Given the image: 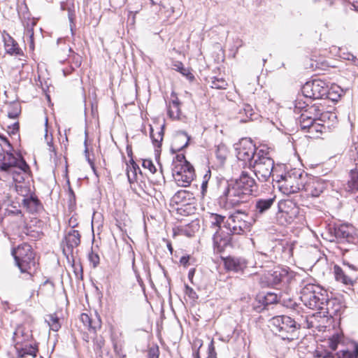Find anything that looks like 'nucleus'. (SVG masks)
Returning a JSON list of instances; mask_svg holds the SVG:
<instances>
[{"label": "nucleus", "mask_w": 358, "mask_h": 358, "mask_svg": "<svg viewBox=\"0 0 358 358\" xmlns=\"http://www.w3.org/2000/svg\"><path fill=\"white\" fill-rule=\"evenodd\" d=\"M0 138L8 147V150L1 152L0 155V171L10 175L15 185L18 194L25 196L29 191L27 186L21 185L26 179L31 177L32 173L29 164L21 155L15 156L12 153L13 146L5 136L0 135Z\"/></svg>", "instance_id": "nucleus-1"}, {"label": "nucleus", "mask_w": 358, "mask_h": 358, "mask_svg": "<svg viewBox=\"0 0 358 358\" xmlns=\"http://www.w3.org/2000/svg\"><path fill=\"white\" fill-rule=\"evenodd\" d=\"M256 187L254 178L247 171H243L234 183L228 185L220 200L226 208L239 206L248 201Z\"/></svg>", "instance_id": "nucleus-2"}, {"label": "nucleus", "mask_w": 358, "mask_h": 358, "mask_svg": "<svg viewBox=\"0 0 358 358\" xmlns=\"http://www.w3.org/2000/svg\"><path fill=\"white\" fill-rule=\"evenodd\" d=\"M12 255L21 273L28 274L34 280V276L39 269V259L32 246L23 243L13 249Z\"/></svg>", "instance_id": "nucleus-3"}, {"label": "nucleus", "mask_w": 358, "mask_h": 358, "mask_svg": "<svg viewBox=\"0 0 358 358\" xmlns=\"http://www.w3.org/2000/svg\"><path fill=\"white\" fill-rule=\"evenodd\" d=\"M172 176L176 184L188 187L196 177L193 166L186 159L184 154H178L172 164Z\"/></svg>", "instance_id": "nucleus-4"}, {"label": "nucleus", "mask_w": 358, "mask_h": 358, "mask_svg": "<svg viewBox=\"0 0 358 358\" xmlns=\"http://www.w3.org/2000/svg\"><path fill=\"white\" fill-rule=\"evenodd\" d=\"M270 328L274 334L289 342L299 338V326L289 316L273 317L270 321Z\"/></svg>", "instance_id": "nucleus-5"}, {"label": "nucleus", "mask_w": 358, "mask_h": 358, "mask_svg": "<svg viewBox=\"0 0 358 358\" xmlns=\"http://www.w3.org/2000/svg\"><path fill=\"white\" fill-rule=\"evenodd\" d=\"M274 167V161L270 157L267 148H260L256 154L253 162H250L249 168L252 170L260 182H267L271 177Z\"/></svg>", "instance_id": "nucleus-6"}, {"label": "nucleus", "mask_w": 358, "mask_h": 358, "mask_svg": "<svg viewBox=\"0 0 358 358\" xmlns=\"http://www.w3.org/2000/svg\"><path fill=\"white\" fill-rule=\"evenodd\" d=\"M327 293V291L320 285L309 283L302 288L300 299L306 307L320 311V306L326 301Z\"/></svg>", "instance_id": "nucleus-7"}, {"label": "nucleus", "mask_w": 358, "mask_h": 358, "mask_svg": "<svg viewBox=\"0 0 358 358\" xmlns=\"http://www.w3.org/2000/svg\"><path fill=\"white\" fill-rule=\"evenodd\" d=\"M304 173L298 169H292L281 176L278 180L280 191L286 195L301 192Z\"/></svg>", "instance_id": "nucleus-8"}, {"label": "nucleus", "mask_w": 358, "mask_h": 358, "mask_svg": "<svg viewBox=\"0 0 358 358\" xmlns=\"http://www.w3.org/2000/svg\"><path fill=\"white\" fill-rule=\"evenodd\" d=\"M80 318L83 324L87 328L89 332L93 334L90 337L87 336L84 338L85 341L89 343L92 340L94 343V350L95 351H100L105 343L103 338L96 334V331L101 328L102 322L100 317L97 314L93 316L87 313H82Z\"/></svg>", "instance_id": "nucleus-9"}, {"label": "nucleus", "mask_w": 358, "mask_h": 358, "mask_svg": "<svg viewBox=\"0 0 358 358\" xmlns=\"http://www.w3.org/2000/svg\"><path fill=\"white\" fill-rule=\"evenodd\" d=\"M171 202L176 205L177 213L188 216L195 213L196 198L192 192L186 189L178 190L171 198Z\"/></svg>", "instance_id": "nucleus-10"}, {"label": "nucleus", "mask_w": 358, "mask_h": 358, "mask_svg": "<svg viewBox=\"0 0 358 358\" xmlns=\"http://www.w3.org/2000/svg\"><path fill=\"white\" fill-rule=\"evenodd\" d=\"M327 188V182L323 179L304 173L301 188V195L306 199L319 197Z\"/></svg>", "instance_id": "nucleus-11"}, {"label": "nucleus", "mask_w": 358, "mask_h": 358, "mask_svg": "<svg viewBox=\"0 0 358 358\" xmlns=\"http://www.w3.org/2000/svg\"><path fill=\"white\" fill-rule=\"evenodd\" d=\"M227 224L232 234L243 235L250 232L252 223L248 214L237 211L231 215L227 220Z\"/></svg>", "instance_id": "nucleus-12"}, {"label": "nucleus", "mask_w": 358, "mask_h": 358, "mask_svg": "<svg viewBox=\"0 0 358 358\" xmlns=\"http://www.w3.org/2000/svg\"><path fill=\"white\" fill-rule=\"evenodd\" d=\"M303 94L312 99L324 100L327 92V84L321 79H314L306 82L302 87Z\"/></svg>", "instance_id": "nucleus-13"}, {"label": "nucleus", "mask_w": 358, "mask_h": 358, "mask_svg": "<svg viewBox=\"0 0 358 358\" xmlns=\"http://www.w3.org/2000/svg\"><path fill=\"white\" fill-rule=\"evenodd\" d=\"M298 212V208L292 201L281 200L278 203L276 217L281 224H290L296 217Z\"/></svg>", "instance_id": "nucleus-14"}, {"label": "nucleus", "mask_w": 358, "mask_h": 358, "mask_svg": "<svg viewBox=\"0 0 358 358\" xmlns=\"http://www.w3.org/2000/svg\"><path fill=\"white\" fill-rule=\"evenodd\" d=\"M258 150L252 141L248 138L241 139L236 147L238 159L248 163V166L250 162H253L252 159L256 157Z\"/></svg>", "instance_id": "nucleus-15"}, {"label": "nucleus", "mask_w": 358, "mask_h": 358, "mask_svg": "<svg viewBox=\"0 0 358 358\" xmlns=\"http://www.w3.org/2000/svg\"><path fill=\"white\" fill-rule=\"evenodd\" d=\"M345 268L335 264L334 275L335 280L345 285H353L358 279L357 270L349 264L344 263Z\"/></svg>", "instance_id": "nucleus-16"}, {"label": "nucleus", "mask_w": 358, "mask_h": 358, "mask_svg": "<svg viewBox=\"0 0 358 358\" xmlns=\"http://www.w3.org/2000/svg\"><path fill=\"white\" fill-rule=\"evenodd\" d=\"M331 106L327 104L326 100H320L319 102L313 105H308V113H313V117L318 119L329 120L331 122H338L337 116L335 113L331 111Z\"/></svg>", "instance_id": "nucleus-17"}, {"label": "nucleus", "mask_w": 358, "mask_h": 358, "mask_svg": "<svg viewBox=\"0 0 358 358\" xmlns=\"http://www.w3.org/2000/svg\"><path fill=\"white\" fill-rule=\"evenodd\" d=\"M290 275L288 271L281 268H277L273 271L265 273L261 278V283L267 287H273L282 282H289Z\"/></svg>", "instance_id": "nucleus-18"}, {"label": "nucleus", "mask_w": 358, "mask_h": 358, "mask_svg": "<svg viewBox=\"0 0 358 358\" xmlns=\"http://www.w3.org/2000/svg\"><path fill=\"white\" fill-rule=\"evenodd\" d=\"M232 234L222 229H217L213 236V247L217 253L223 252L227 248L232 246Z\"/></svg>", "instance_id": "nucleus-19"}, {"label": "nucleus", "mask_w": 358, "mask_h": 358, "mask_svg": "<svg viewBox=\"0 0 358 358\" xmlns=\"http://www.w3.org/2000/svg\"><path fill=\"white\" fill-rule=\"evenodd\" d=\"M337 124L338 122H331L327 119L323 121L322 119L315 118L307 133L310 138H320L323 134L332 131Z\"/></svg>", "instance_id": "nucleus-20"}, {"label": "nucleus", "mask_w": 358, "mask_h": 358, "mask_svg": "<svg viewBox=\"0 0 358 358\" xmlns=\"http://www.w3.org/2000/svg\"><path fill=\"white\" fill-rule=\"evenodd\" d=\"M3 45L6 53L17 57L20 62V66L23 67L27 62V57L17 42L11 36L6 34L3 35Z\"/></svg>", "instance_id": "nucleus-21"}, {"label": "nucleus", "mask_w": 358, "mask_h": 358, "mask_svg": "<svg viewBox=\"0 0 358 358\" xmlns=\"http://www.w3.org/2000/svg\"><path fill=\"white\" fill-rule=\"evenodd\" d=\"M80 238L79 231L73 229L69 231L61 243L64 255L67 257L72 255L74 248L80 244Z\"/></svg>", "instance_id": "nucleus-22"}, {"label": "nucleus", "mask_w": 358, "mask_h": 358, "mask_svg": "<svg viewBox=\"0 0 358 358\" xmlns=\"http://www.w3.org/2000/svg\"><path fill=\"white\" fill-rule=\"evenodd\" d=\"M32 338L31 332L29 329L22 325L17 326L13 336L15 348L22 351V345L32 341Z\"/></svg>", "instance_id": "nucleus-23"}, {"label": "nucleus", "mask_w": 358, "mask_h": 358, "mask_svg": "<svg viewBox=\"0 0 358 358\" xmlns=\"http://www.w3.org/2000/svg\"><path fill=\"white\" fill-rule=\"evenodd\" d=\"M326 301L320 306V313L329 315L330 316L337 315L342 310L343 305L341 301L337 298H329L328 293L326 296Z\"/></svg>", "instance_id": "nucleus-24"}, {"label": "nucleus", "mask_w": 358, "mask_h": 358, "mask_svg": "<svg viewBox=\"0 0 358 358\" xmlns=\"http://www.w3.org/2000/svg\"><path fill=\"white\" fill-rule=\"evenodd\" d=\"M126 173L131 190L135 194H139L136 187V182L137 181L138 174H141V171L134 159H130L128 162H126Z\"/></svg>", "instance_id": "nucleus-25"}, {"label": "nucleus", "mask_w": 358, "mask_h": 358, "mask_svg": "<svg viewBox=\"0 0 358 358\" xmlns=\"http://www.w3.org/2000/svg\"><path fill=\"white\" fill-rule=\"evenodd\" d=\"M181 102L175 92L171 94V101L168 103L167 114L169 118L173 120H178L180 119L182 115L181 111Z\"/></svg>", "instance_id": "nucleus-26"}, {"label": "nucleus", "mask_w": 358, "mask_h": 358, "mask_svg": "<svg viewBox=\"0 0 358 358\" xmlns=\"http://www.w3.org/2000/svg\"><path fill=\"white\" fill-rule=\"evenodd\" d=\"M189 141V137L185 132H178L172 140L171 145V151L174 153L180 151L188 145Z\"/></svg>", "instance_id": "nucleus-27"}, {"label": "nucleus", "mask_w": 358, "mask_h": 358, "mask_svg": "<svg viewBox=\"0 0 358 358\" xmlns=\"http://www.w3.org/2000/svg\"><path fill=\"white\" fill-rule=\"evenodd\" d=\"M6 218L13 228H22L24 227L26 224V219L20 210L8 211Z\"/></svg>", "instance_id": "nucleus-28"}, {"label": "nucleus", "mask_w": 358, "mask_h": 358, "mask_svg": "<svg viewBox=\"0 0 358 358\" xmlns=\"http://www.w3.org/2000/svg\"><path fill=\"white\" fill-rule=\"evenodd\" d=\"M22 351L20 349H15L17 355L20 358H24L28 355L36 357L38 352V344L33 340L22 345Z\"/></svg>", "instance_id": "nucleus-29"}, {"label": "nucleus", "mask_w": 358, "mask_h": 358, "mask_svg": "<svg viewBox=\"0 0 358 358\" xmlns=\"http://www.w3.org/2000/svg\"><path fill=\"white\" fill-rule=\"evenodd\" d=\"M254 115L255 113L252 106L249 104H243L241 107H239L235 118L239 122H247L252 120Z\"/></svg>", "instance_id": "nucleus-30"}, {"label": "nucleus", "mask_w": 358, "mask_h": 358, "mask_svg": "<svg viewBox=\"0 0 358 358\" xmlns=\"http://www.w3.org/2000/svg\"><path fill=\"white\" fill-rule=\"evenodd\" d=\"M5 111L9 118L14 120L17 119L22 113L20 102L14 101L6 103Z\"/></svg>", "instance_id": "nucleus-31"}, {"label": "nucleus", "mask_w": 358, "mask_h": 358, "mask_svg": "<svg viewBox=\"0 0 358 358\" xmlns=\"http://www.w3.org/2000/svg\"><path fill=\"white\" fill-rule=\"evenodd\" d=\"M164 134V132L163 126H157L155 127L150 126V136L155 147L158 148H161Z\"/></svg>", "instance_id": "nucleus-32"}, {"label": "nucleus", "mask_w": 358, "mask_h": 358, "mask_svg": "<svg viewBox=\"0 0 358 358\" xmlns=\"http://www.w3.org/2000/svg\"><path fill=\"white\" fill-rule=\"evenodd\" d=\"M55 283L50 280H46L45 282L40 285L37 291V295L48 298L52 296L55 294Z\"/></svg>", "instance_id": "nucleus-33"}, {"label": "nucleus", "mask_w": 358, "mask_h": 358, "mask_svg": "<svg viewBox=\"0 0 358 358\" xmlns=\"http://www.w3.org/2000/svg\"><path fill=\"white\" fill-rule=\"evenodd\" d=\"M343 90L340 86L333 84L330 87L327 86V92L325 94L324 99L327 101H331L335 103L337 102L341 97Z\"/></svg>", "instance_id": "nucleus-34"}, {"label": "nucleus", "mask_w": 358, "mask_h": 358, "mask_svg": "<svg viewBox=\"0 0 358 358\" xmlns=\"http://www.w3.org/2000/svg\"><path fill=\"white\" fill-rule=\"evenodd\" d=\"M172 69L181 73L190 82L194 81L195 79V77L192 73L191 69L185 68L183 63L180 61H174L172 64Z\"/></svg>", "instance_id": "nucleus-35"}, {"label": "nucleus", "mask_w": 358, "mask_h": 358, "mask_svg": "<svg viewBox=\"0 0 358 358\" xmlns=\"http://www.w3.org/2000/svg\"><path fill=\"white\" fill-rule=\"evenodd\" d=\"M40 204V201L34 194H31L30 196L26 197L22 200L24 207L31 213L37 211Z\"/></svg>", "instance_id": "nucleus-36"}, {"label": "nucleus", "mask_w": 358, "mask_h": 358, "mask_svg": "<svg viewBox=\"0 0 358 358\" xmlns=\"http://www.w3.org/2000/svg\"><path fill=\"white\" fill-rule=\"evenodd\" d=\"M224 266L226 270L229 271L238 272L241 269L240 261L232 257L222 258Z\"/></svg>", "instance_id": "nucleus-37"}, {"label": "nucleus", "mask_w": 358, "mask_h": 358, "mask_svg": "<svg viewBox=\"0 0 358 358\" xmlns=\"http://www.w3.org/2000/svg\"><path fill=\"white\" fill-rule=\"evenodd\" d=\"M275 200V196L267 199H259L256 202L255 208L259 213H263L272 206Z\"/></svg>", "instance_id": "nucleus-38"}, {"label": "nucleus", "mask_w": 358, "mask_h": 358, "mask_svg": "<svg viewBox=\"0 0 358 358\" xmlns=\"http://www.w3.org/2000/svg\"><path fill=\"white\" fill-rule=\"evenodd\" d=\"M347 189L349 192H355L358 191V171L352 169L350 172V178L347 183Z\"/></svg>", "instance_id": "nucleus-39"}, {"label": "nucleus", "mask_w": 358, "mask_h": 358, "mask_svg": "<svg viewBox=\"0 0 358 358\" xmlns=\"http://www.w3.org/2000/svg\"><path fill=\"white\" fill-rule=\"evenodd\" d=\"M45 321L50 329L54 331H58L62 327L60 319L56 313L48 315Z\"/></svg>", "instance_id": "nucleus-40"}, {"label": "nucleus", "mask_w": 358, "mask_h": 358, "mask_svg": "<svg viewBox=\"0 0 358 358\" xmlns=\"http://www.w3.org/2000/svg\"><path fill=\"white\" fill-rule=\"evenodd\" d=\"M315 117H313V118H311L309 116H306V114H301L299 120V124L301 131L307 133L313 122L315 121Z\"/></svg>", "instance_id": "nucleus-41"}, {"label": "nucleus", "mask_w": 358, "mask_h": 358, "mask_svg": "<svg viewBox=\"0 0 358 358\" xmlns=\"http://www.w3.org/2000/svg\"><path fill=\"white\" fill-rule=\"evenodd\" d=\"M211 227L222 229L221 224L224 222L225 216L217 213H210L209 215Z\"/></svg>", "instance_id": "nucleus-42"}, {"label": "nucleus", "mask_w": 358, "mask_h": 358, "mask_svg": "<svg viewBox=\"0 0 358 358\" xmlns=\"http://www.w3.org/2000/svg\"><path fill=\"white\" fill-rule=\"evenodd\" d=\"M228 151L224 146H218L215 152V157L220 166H223L227 159Z\"/></svg>", "instance_id": "nucleus-43"}, {"label": "nucleus", "mask_w": 358, "mask_h": 358, "mask_svg": "<svg viewBox=\"0 0 358 358\" xmlns=\"http://www.w3.org/2000/svg\"><path fill=\"white\" fill-rule=\"evenodd\" d=\"M182 226L184 227V230L187 232V234H185V236L187 237L193 236L199 229V224L196 220Z\"/></svg>", "instance_id": "nucleus-44"}, {"label": "nucleus", "mask_w": 358, "mask_h": 358, "mask_svg": "<svg viewBox=\"0 0 358 358\" xmlns=\"http://www.w3.org/2000/svg\"><path fill=\"white\" fill-rule=\"evenodd\" d=\"M228 87V83L223 78L213 77L211 82V87L217 90H225Z\"/></svg>", "instance_id": "nucleus-45"}, {"label": "nucleus", "mask_w": 358, "mask_h": 358, "mask_svg": "<svg viewBox=\"0 0 358 358\" xmlns=\"http://www.w3.org/2000/svg\"><path fill=\"white\" fill-rule=\"evenodd\" d=\"M343 334L341 333H336L329 338V347L332 350H336L338 348V345L343 339Z\"/></svg>", "instance_id": "nucleus-46"}, {"label": "nucleus", "mask_w": 358, "mask_h": 358, "mask_svg": "<svg viewBox=\"0 0 358 358\" xmlns=\"http://www.w3.org/2000/svg\"><path fill=\"white\" fill-rule=\"evenodd\" d=\"M278 302V296L276 294L273 292H268L264 296L262 303L265 306L275 304Z\"/></svg>", "instance_id": "nucleus-47"}, {"label": "nucleus", "mask_w": 358, "mask_h": 358, "mask_svg": "<svg viewBox=\"0 0 358 358\" xmlns=\"http://www.w3.org/2000/svg\"><path fill=\"white\" fill-rule=\"evenodd\" d=\"M142 166L145 169H148L149 172L152 174L155 173L157 171L156 166H155L153 162L150 159H143Z\"/></svg>", "instance_id": "nucleus-48"}, {"label": "nucleus", "mask_w": 358, "mask_h": 358, "mask_svg": "<svg viewBox=\"0 0 358 358\" xmlns=\"http://www.w3.org/2000/svg\"><path fill=\"white\" fill-rule=\"evenodd\" d=\"M6 127V131L9 136H11L18 134L20 131V124L18 121L15 122L13 124L10 125H7Z\"/></svg>", "instance_id": "nucleus-49"}, {"label": "nucleus", "mask_w": 358, "mask_h": 358, "mask_svg": "<svg viewBox=\"0 0 358 358\" xmlns=\"http://www.w3.org/2000/svg\"><path fill=\"white\" fill-rule=\"evenodd\" d=\"M336 358H357L355 352L349 350H341L335 355Z\"/></svg>", "instance_id": "nucleus-50"}, {"label": "nucleus", "mask_w": 358, "mask_h": 358, "mask_svg": "<svg viewBox=\"0 0 358 358\" xmlns=\"http://www.w3.org/2000/svg\"><path fill=\"white\" fill-rule=\"evenodd\" d=\"M89 260L90 262L92 264L93 268H96L100 263V257L97 253L92 251L89 254Z\"/></svg>", "instance_id": "nucleus-51"}, {"label": "nucleus", "mask_w": 358, "mask_h": 358, "mask_svg": "<svg viewBox=\"0 0 358 358\" xmlns=\"http://www.w3.org/2000/svg\"><path fill=\"white\" fill-rule=\"evenodd\" d=\"M314 357L315 358H336L335 355H333L330 352H327L326 350L320 351L317 350H315V352Z\"/></svg>", "instance_id": "nucleus-52"}, {"label": "nucleus", "mask_w": 358, "mask_h": 358, "mask_svg": "<svg viewBox=\"0 0 358 358\" xmlns=\"http://www.w3.org/2000/svg\"><path fill=\"white\" fill-rule=\"evenodd\" d=\"M159 348L157 345L150 348L148 350V358H159Z\"/></svg>", "instance_id": "nucleus-53"}, {"label": "nucleus", "mask_w": 358, "mask_h": 358, "mask_svg": "<svg viewBox=\"0 0 358 358\" xmlns=\"http://www.w3.org/2000/svg\"><path fill=\"white\" fill-rule=\"evenodd\" d=\"M69 226L72 229L79 226V216L77 213H73L69 220Z\"/></svg>", "instance_id": "nucleus-54"}, {"label": "nucleus", "mask_w": 358, "mask_h": 358, "mask_svg": "<svg viewBox=\"0 0 358 358\" xmlns=\"http://www.w3.org/2000/svg\"><path fill=\"white\" fill-rule=\"evenodd\" d=\"M185 294L191 299L194 300L198 299V295L196 294V292L193 289V288L187 285H186L185 287Z\"/></svg>", "instance_id": "nucleus-55"}, {"label": "nucleus", "mask_w": 358, "mask_h": 358, "mask_svg": "<svg viewBox=\"0 0 358 358\" xmlns=\"http://www.w3.org/2000/svg\"><path fill=\"white\" fill-rule=\"evenodd\" d=\"M185 234H187V232L185 231V230H184V227L182 225L173 228V238L178 236H185Z\"/></svg>", "instance_id": "nucleus-56"}, {"label": "nucleus", "mask_w": 358, "mask_h": 358, "mask_svg": "<svg viewBox=\"0 0 358 358\" xmlns=\"http://www.w3.org/2000/svg\"><path fill=\"white\" fill-rule=\"evenodd\" d=\"M208 357L217 358V353L214 345V341L212 340L208 345Z\"/></svg>", "instance_id": "nucleus-57"}, {"label": "nucleus", "mask_w": 358, "mask_h": 358, "mask_svg": "<svg viewBox=\"0 0 358 358\" xmlns=\"http://www.w3.org/2000/svg\"><path fill=\"white\" fill-rule=\"evenodd\" d=\"M36 25V22L34 21L31 22V24L29 26L27 24L25 31L26 34L28 37H31L34 36V27Z\"/></svg>", "instance_id": "nucleus-58"}, {"label": "nucleus", "mask_w": 358, "mask_h": 358, "mask_svg": "<svg viewBox=\"0 0 358 358\" xmlns=\"http://www.w3.org/2000/svg\"><path fill=\"white\" fill-rule=\"evenodd\" d=\"M189 256H183L180 259V263L185 267L189 266Z\"/></svg>", "instance_id": "nucleus-59"}, {"label": "nucleus", "mask_w": 358, "mask_h": 358, "mask_svg": "<svg viewBox=\"0 0 358 358\" xmlns=\"http://www.w3.org/2000/svg\"><path fill=\"white\" fill-rule=\"evenodd\" d=\"M211 178V171L209 168H208L206 171V173L203 177V181L208 182Z\"/></svg>", "instance_id": "nucleus-60"}, {"label": "nucleus", "mask_w": 358, "mask_h": 358, "mask_svg": "<svg viewBox=\"0 0 358 358\" xmlns=\"http://www.w3.org/2000/svg\"><path fill=\"white\" fill-rule=\"evenodd\" d=\"M208 184V182L202 180L201 188V194L203 196H205L207 192Z\"/></svg>", "instance_id": "nucleus-61"}, {"label": "nucleus", "mask_w": 358, "mask_h": 358, "mask_svg": "<svg viewBox=\"0 0 358 358\" xmlns=\"http://www.w3.org/2000/svg\"><path fill=\"white\" fill-rule=\"evenodd\" d=\"M29 48L31 51L34 50L35 44H34V37H29Z\"/></svg>", "instance_id": "nucleus-62"}, {"label": "nucleus", "mask_w": 358, "mask_h": 358, "mask_svg": "<svg viewBox=\"0 0 358 358\" xmlns=\"http://www.w3.org/2000/svg\"><path fill=\"white\" fill-rule=\"evenodd\" d=\"M194 273H195V268H191L189 271V273H188V278L189 279V280L192 282V280H193V277L194 275Z\"/></svg>", "instance_id": "nucleus-63"}, {"label": "nucleus", "mask_w": 358, "mask_h": 358, "mask_svg": "<svg viewBox=\"0 0 358 358\" xmlns=\"http://www.w3.org/2000/svg\"><path fill=\"white\" fill-rule=\"evenodd\" d=\"M352 60L354 64L358 66V55L357 56H352Z\"/></svg>", "instance_id": "nucleus-64"}]
</instances>
